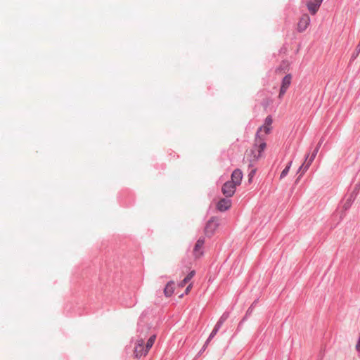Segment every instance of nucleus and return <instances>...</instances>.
<instances>
[{"mask_svg": "<svg viewBox=\"0 0 360 360\" xmlns=\"http://www.w3.org/2000/svg\"><path fill=\"white\" fill-rule=\"evenodd\" d=\"M231 206V200L229 198H221L217 204V209L220 212L228 210Z\"/></svg>", "mask_w": 360, "mask_h": 360, "instance_id": "obj_10", "label": "nucleus"}, {"mask_svg": "<svg viewBox=\"0 0 360 360\" xmlns=\"http://www.w3.org/2000/svg\"><path fill=\"white\" fill-rule=\"evenodd\" d=\"M256 303H257V300H255L253 302V303L250 305V307L248 309L243 318H245V319H248V318L252 314Z\"/></svg>", "mask_w": 360, "mask_h": 360, "instance_id": "obj_25", "label": "nucleus"}, {"mask_svg": "<svg viewBox=\"0 0 360 360\" xmlns=\"http://www.w3.org/2000/svg\"><path fill=\"white\" fill-rule=\"evenodd\" d=\"M323 0H309L307 3L308 11L311 15H315L320 8Z\"/></svg>", "mask_w": 360, "mask_h": 360, "instance_id": "obj_9", "label": "nucleus"}, {"mask_svg": "<svg viewBox=\"0 0 360 360\" xmlns=\"http://www.w3.org/2000/svg\"><path fill=\"white\" fill-rule=\"evenodd\" d=\"M272 122H273V119H272V117L271 115H268L265 120H264V123L262 126H267L269 127H271V124H272Z\"/></svg>", "mask_w": 360, "mask_h": 360, "instance_id": "obj_26", "label": "nucleus"}, {"mask_svg": "<svg viewBox=\"0 0 360 360\" xmlns=\"http://www.w3.org/2000/svg\"><path fill=\"white\" fill-rule=\"evenodd\" d=\"M150 330V326L148 323L144 321L143 316L141 315L139 317L138 323H137V340H142L145 341L146 338L148 337L149 331Z\"/></svg>", "mask_w": 360, "mask_h": 360, "instance_id": "obj_2", "label": "nucleus"}, {"mask_svg": "<svg viewBox=\"0 0 360 360\" xmlns=\"http://www.w3.org/2000/svg\"><path fill=\"white\" fill-rule=\"evenodd\" d=\"M205 240L204 237H200L194 246L193 255L195 258H200L204 255L203 245Z\"/></svg>", "mask_w": 360, "mask_h": 360, "instance_id": "obj_7", "label": "nucleus"}, {"mask_svg": "<svg viewBox=\"0 0 360 360\" xmlns=\"http://www.w3.org/2000/svg\"><path fill=\"white\" fill-rule=\"evenodd\" d=\"M229 317V313L228 311H225L219 319V321H221L223 324Z\"/></svg>", "mask_w": 360, "mask_h": 360, "instance_id": "obj_27", "label": "nucleus"}, {"mask_svg": "<svg viewBox=\"0 0 360 360\" xmlns=\"http://www.w3.org/2000/svg\"><path fill=\"white\" fill-rule=\"evenodd\" d=\"M292 75L287 74L281 81V85L279 90L278 98L281 99L283 98L284 94L286 93L288 89L291 84L292 82Z\"/></svg>", "mask_w": 360, "mask_h": 360, "instance_id": "obj_5", "label": "nucleus"}, {"mask_svg": "<svg viewBox=\"0 0 360 360\" xmlns=\"http://www.w3.org/2000/svg\"><path fill=\"white\" fill-rule=\"evenodd\" d=\"M356 195V194H355L354 193H352L349 195V196L345 200V202L343 205V209L345 210H347L348 209H349V207H351V205H352V203L354 202V201L355 200Z\"/></svg>", "mask_w": 360, "mask_h": 360, "instance_id": "obj_13", "label": "nucleus"}, {"mask_svg": "<svg viewBox=\"0 0 360 360\" xmlns=\"http://www.w3.org/2000/svg\"><path fill=\"white\" fill-rule=\"evenodd\" d=\"M309 154H307L305 157V162L299 167L297 172H300L302 171V173L300 174V176L297 178L295 183H297V181L300 179L302 175L308 169H305L307 160L309 158Z\"/></svg>", "mask_w": 360, "mask_h": 360, "instance_id": "obj_19", "label": "nucleus"}, {"mask_svg": "<svg viewBox=\"0 0 360 360\" xmlns=\"http://www.w3.org/2000/svg\"><path fill=\"white\" fill-rule=\"evenodd\" d=\"M255 172H256V171H255V169H252V170L250 172V174H249V175H248V176H249V181H251V179H252V177L255 175Z\"/></svg>", "mask_w": 360, "mask_h": 360, "instance_id": "obj_29", "label": "nucleus"}, {"mask_svg": "<svg viewBox=\"0 0 360 360\" xmlns=\"http://www.w3.org/2000/svg\"><path fill=\"white\" fill-rule=\"evenodd\" d=\"M236 185L230 181L225 182L221 188V192L226 198L233 196L236 192Z\"/></svg>", "mask_w": 360, "mask_h": 360, "instance_id": "obj_6", "label": "nucleus"}, {"mask_svg": "<svg viewBox=\"0 0 360 360\" xmlns=\"http://www.w3.org/2000/svg\"><path fill=\"white\" fill-rule=\"evenodd\" d=\"M319 150V146H316V148L314 150L312 154L311 155L309 160H307V163H306L305 169H309V167H310L311 164L312 163V162L314 161V158H316V154H317Z\"/></svg>", "mask_w": 360, "mask_h": 360, "instance_id": "obj_18", "label": "nucleus"}, {"mask_svg": "<svg viewBox=\"0 0 360 360\" xmlns=\"http://www.w3.org/2000/svg\"><path fill=\"white\" fill-rule=\"evenodd\" d=\"M174 292V282L173 281H169L164 288V294L167 297H171Z\"/></svg>", "mask_w": 360, "mask_h": 360, "instance_id": "obj_12", "label": "nucleus"}, {"mask_svg": "<svg viewBox=\"0 0 360 360\" xmlns=\"http://www.w3.org/2000/svg\"><path fill=\"white\" fill-rule=\"evenodd\" d=\"M222 325H223V323L218 320L217 323L215 324L212 331L211 332V338H214L217 335V333H218V331L219 330V329L221 328Z\"/></svg>", "mask_w": 360, "mask_h": 360, "instance_id": "obj_23", "label": "nucleus"}, {"mask_svg": "<svg viewBox=\"0 0 360 360\" xmlns=\"http://www.w3.org/2000/svg\"><path fill=\"white\" fill-rule=\"evenodd\" d=\"M218 226L219 221L217 219H216L215 217H212L211 219H210L207 221L205 227L204 231L206 236L209 238L212 237L214 235Z\"/></svg>", "mask_w": 360, "mask_h": 360, "instance_id": "obj_3", "label": "nucleus"}, {"mask_svg": "<svg viewBox=\"0 0 360 360\" xmlns=\"http://www.w3.org/2000/svg\"><path fill=\"white\" fill-rule=\"evenodd\" d=\"M184 294H185V293L181 294V295L179 296V297H183V296L184 295Z\"/></svg>", "mask_w": 360, "mask_h": 360, "instance_id": "obj_33", "label": "nucleus"}, {"mask_svg": "<svg viewBox=\"0 0 360 360\" xmlns=\"http://www.w3.org/2000/svg\"><path fill=\"white\" fill-rule=\"evenodd\" d=\"M213 338H211V333L210 334L208 338L206 340L205 342L204 343L202 347L200 349V350L198 352V353L197 354L195 358H198L199 356H200L202 353L206 350V349L208 347V345L210 343V342L211 341V340Z\"/></svg>", "mask_w": 360, "mask_h": 360, "instance_id": "obj_20", "label": "nucleus"}, {"mask_svg": "<svg viewBox=\"0 0 360 360\" xmlns=\"http://www.w3.org/2000/svg\"><path fill=\"white\" fill-rule=\"evenodd\" d=\"M262 130H264L266 135H268L271 132V127L262 125L257 129L255 134V143L250 150V155L252 156L251 161L258 160L266 146V137L260 134Z\"/></svg>", "mask_w": 360, "mask_h": 360, "instance_id": "obj_1", "label": "nucleus"}, {"mask_svg": "<svg viewBox=\"0 0 360 360\" xmlns=\"http://www.w3.org/2000/svg\"><path fill=\"white\" fill-rule=\"evenodd\" d=\"M195 270L191 271L186 275V276L181 281L180 286L182 287V286L185 285L187 283H188L189 281H191L192 279V278L195 276Z\"/></svg>", "mask_w": 360, "mask_h": 360, "instance_id": "obj_14", "label": "nucleus"}, {"mask_svg": "<svg viewBox=\"0 0 360 360\" xmlns=\"http://www.w3.org/2000/svg\"><path fill=\"white\" fill-rule=\"evenodd\" d=\"M288 65V62L285 60H283L281 62V65L276 68V72L280 73L282 71H285L287 69Z\"/></svg>", "mask_w": 360, "mask_h": 360, "instance_id": "obj_24", "label": "nucleus"}, {"mask_svg": "<svg viewBox=\"0 0 360 360\" xmlns=\"http://www.w3.org/2000/svg\"><path fill=\"white\" fill-rule=\"evenodd\" d=\"M322 141H322V140H321V141H319V143H318L317 146H319V147H320V146H321V145Z\"/></svg>", "mask_w": 360, "mask_h": 360, "instance_id": "obj_32", "label": "nucleus"}, {"mask_svg": "<svg viewBox=\"0 0 360 360\" xmlns=\"http://www.w3.org/2000/svg\"><path fill=\"white\" fill-rule=\"evenodd\" d=\"M191 288H192V284H189V285L186 287V290H185L184 293H185V294H188V292L191 290Z\"/></svg>", "mask_w": 360, "mask_h": 360, "instance_id": "obj_30", "label": "nucleus"}, {"mask_svg": "<svg viewBox=\"0 0 360 360\" xmlns=\"http://www.w3.org/2000/svg\"><path fill=\"white\" fill-rule=\"evenodd\" d=\"M322 141H322V140H321V141H319V143H318L317 146H319V147H320V146H321V145Z\"/></svg>", "mask_w": 360, "mask_h": 360, "instance_id": "obj_31", "label": "nucleus"}, {"mask_svg": "<svg viewBox=\"0 0 360 360\" xmlns=\"http://www.w3.org/2000/svg\"><path fill=\"white\" fill-rule=\"evenodd\" d=\"M155 338H156V335L153 334V335H150V338H148V340H147L145 348L147 349L148 352L153 345Z\"/></svg>", "mask_w": 360, "mask_h": 360, "instance_id": "obj_21", "label": "nucleus"}, {"mask_svg": "<svg viewBox=\"0 0 360 360\" xmlns=\"http://www.w3.org/2000/svg\"><path fill=\"white\" fill-rule=\"evenodd\" d=\"M145 341L142 340H137L136 346L134 350V356L136 359L146 356L148 354L147 349L145 348Z\"/></svg>", "mask_w": 360, "mask_h": 360, "instance_id": "obj_4", "label": "nucleus"}, {"mask_svg": "<svg viewBox=\"0 0 360 360\" xmlns=\"http://www.w3.org/2000/svg\"><path fill=\"white\" fill-rule=\"evenodd\" d=\"M246 320H247V319H245V318H243V319H241V321L239 322V323H238V325L237 330H240V329L242 328V326H243V325L244 322H245Z\"/></svg>", "mask_w": 360, "mask_h": 360, "instance_id": "obj_28", "label": "nucleus"}, {"mask_svg": "<svg viewBox=\"0 0 360 360\" xmlns=\"http://www.w3.org/2000/svg\"><path fill=\"white\" fill-rule=\"evenodd\" d=\"M319 150V146H316V148L314 150L312 154L311 155L309 160H307V163H306L305 169H309V167H310L311 164L312 163V162L314 161V158H316V154H317Z\"/></svg>", "mask_w": 360, "mask_h": 360, "instance_id": "obj_15", "label": "nucleus"}, {"mask_svg": "<svg viewBox=\"0 0 360 360\" xmlns=\"http://www.w3.org/2000/svg\"><path fill=\"white\" fill-rule=\"evenodd\" d=\"M292 161L290 160L288 165H286V167L283 169V170L281 172V174H280V179H283L284 177H285L287 176V174H288V172L290 169V167L292 165Z\"/></svg>", "mask_w": 360, "mask_h": 360, "instance_id": "obj_22", "label": "nucleus"}, {"mask_svg": "<svg viewBox=\"0 0 360 360\" xmlns=\"http://www.w3.org/2000/svg\"><path fill=\"white\" fill-rule=\"evenodd\" d=\"M310 17L305 13L301 16L297 23V30L299 32H304L310 23Z\"/></svg>", "mask_w": 360, "mask_h": 360, "instance_id": "obj_8", "label": "nucleus"}, {"mask_svg": "<svg viewBox=\"0 0 360 360\" xmlns=\"http://www.w3.org/2000/svg\"><path fill=\"white\" fill-rule=\"evenodd\" d=\"M243 179V172L240 169H236L233 171L230 181L234 183L236 186L241 184Z\"/></svg>", "mask_w": 360, "mask_h": 360, "instance_id": "obj_11", "label": "nucleus"}, {"mask_svg": "<svg viewBox=\"0 0 360 360\" xmlns=\"http://www.w3.org/2000/svg\"><path fill=\"white\" fill-rule=\"evenodd\" d=\"M319 150V146H316V148L314 150L312 154L311 155L309 160H307V163H306L305 169H309V167H310L311 164L312 163V162L314 161V158H316V154H317Z\"/></svg>", "mask_w": 360, "mask_h": 360, "instance_id": "obj_16", "label": "nucleus"}, {"mask_svg": "<svg viewBox=\"0 0 360 360\" xmlns=\"http://www.w3.org/2000/svg\"><path fill=\"white\" fill-rule=\"evenodd\" d=\"M319 150V146H316V148L314 150L312 154L311 155L309 160H307V163H306L305 169H309V167H310L311 164L312 163V162L314 161V158H316V154H317Z\"/></svg>", "mask_w": 360, "mask_h": 360, "instance_id": "obj_17", "label": "nucleus"}]
</instances>
